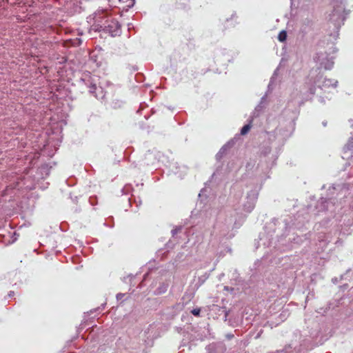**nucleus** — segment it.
I'll use <instances>...</instances> for the list:
<instances>
[{"label":"nucleus","mask_w":353,"mask_h":353,"mask_svg":"<svg viewBox=\"0 0 353 353\" xmlns=\"http://www.w3.org/2000/svg\"><path fill=\"white\" fill-rule=\"evenodd\" d=\"M86 85L89 87V92L91 94H94V96L97 98L98 94H97V91L101 90V88H97V84L95 83V79H91L90 80H88L86 82Z\"/></svg>","instance_id":"5"},{"label":"nucleus","mask_w":353,"mask_h":353,"mask_svg":"<svg viewBox=\"0 0 353 353\" xmlns=\"http://www.w3.org/2000/svg\"><path fill=\"white\" fill-rule=\"evenodd\" d=\"M333 10L330 15V19L332 21L335 26H339L345 20V3L344 0H334L333 2Z\"/></svg>","instance_id":"3"},{"label":"nucleus","mask_w":353,"mask_h":353,"mask_svg":"<svg viewBox=\"0 0 353 353\" xmlns=\"http://www.w3.org/2000/svg\"><path fill=\"white\" fill-rule=\"evenodd\" d=\"M320 101H321V103H324V102H325V101H324V100H323V99H322L321 97H320Z\"/></svg>","instance_id":"16"},{"label":"nucleus","mask_w":353,"mask_h":353,"mask_svg":"<svg viewBox=\"0 0 353 353\" xmlns=\"http://www.w3.org/2000/svg\"><path fill=\"white\" fill-rule=\"evenodd\" d=\"M226 150H227V145H224V146H223V147L220 149V150H219V152H218V154H216V157H217V159H218V158L221 157V156H222V155H223V154H225V152Z\"/></svg>","instance_id":"10"},{"label":"nucleus","mask_w":353,"mask_h":353,"mask_svg":"<svg viewBox=\"0 0 353 353\" xmlns=\"http://www.w3.org/2000/svg\"><path fill=\"white\" fill-rule=\"evenodd\" d=\"M337 187H338L337 190L340 189V192L337 194L336 198L335 199H336L337 201L340 200V203H341L342 197L343 196H345V194L348 190V188L345 185H343L341 188L339 185H338ZM332 190H336V188L332 187Z\"/></svg>","instance_id":"7"},{"label":"nucleus","mask_w":353,"mask_h":353,"mask_svg":"<svg viewBox=\"0 0 353 353\" xmlns=\"http://www.w3.org/2000/svg\"><path fill=\"white\" fill-rule=\"evenodd\" d=\"M200 309L196 308L192 310V314L194 316H199L200 314Z\"/></svg>","instance_id":"12"},{"label":"nucleus","mask_w":353,"mask_h":353,"mask_svg":"<svg viewBox=\"0 0 353 353\" xmlns=\"http://www.w3.org/2000/svg\"><path fill=\"white\" fill-rule=\"evenodd\" d=\"M257 198L258 192L256 190H252L248 194V201L243 207L245 212H250L254 209Z\"/></svg>","instance_id":"4"},{"label":"nucleus","mask_w":353,"mask_h":353,"mask_svg":"<svg viewBox=\"0 0 353 353\" xmlns=\"http://www.w3.org/2000/svg\"><path fill=\"white\" fill-rule=\"evenodd\" d=\"M265 101V97L261 98L260 104L256 107V110H261L263 108V103Z\"/></svg>","instance_id":"11"},{"label":"nucleus","mask_w":353,"mask_h":353,"mask_svg":"<svg viewBox=\"0 0 353 353\" xmlns=\"http://www.w3.org/2000/svg\"><path fill=\"white\" fill-rule=\"evenodd\" d=\"M124 296V294L119 293L117 294V300L121 299Z\"/></svg>","instance_id":"14"},{"label":"nucleus","mask_w":353,"mask_h":353,"mask_svg":"<svg viewBox=\"0 0 353 353\" xmlns=\"http://www.w3.org/2000/svg\"><path fill=\"white\" fill-rule=\"evenodd\" d=\"M334 199L332 198H330L328 200H326V199H324L323 198H322L321 199V205H322V208H321V209L322 210H332L331 209V205H334Z\"/></svg>","instance_id":"6"},{"label":"nucleus","mask_w":353,"mask_h":353,"mask_svg":"<svg viewBox=\"0 0 353 353\" xmlns=\"http://www.w3.org/2000/svg\"><path fill=\"white\" fill-rule=\"evenodd\" d=\"M106 26H104V28H105ZM103 26H101L100 28H98L97 30H101V29H103Z\"/></svg>","instance_id":"15"},{"label":"nucleus","mask_w":353,"mask_h":353,"mask_svg":"<svg viewBox=\"0 0 353 353\" xmlns=\"http://www.w3.org/2000/svg\"><path fill=\"white\" fill-rule=\"evenodd\" d=\"M337 83L336 80L323 78V75L320 74V72H317V70L311 71L308 82L307 83L309 89V94L307 97V99H310L314 94L316 90L315 86H317L322 90H325L330 88H336Z\"/></svg>","instance_id":"1"},{"label":"nucleus","mask_w":353,"mask_h":353,"mask_svg":"<svg viewBox=\"0 0 353 353\" xmlns=\"http://www.w3.org/2000/svg\"><path fill=\"white\" fill-rule=\"evenodd\" d=\"M135 3V0H130V2L129 4L127 5V7L132 8Z\"/></svg>","instance_id":"13"},{"label":"nucleus","mask_w":353,"mask_h":353,"mask_svg":"<svg viewBox=\"0 0 353 353\" xmlns=\"http://www.w3.org/2000/svg\"><path fill=\"white\" fill-rule=\"evenodd\" d=\"M335 48L331 46L329 51L325 50H319L314 57V60L319 68H323L325 70H330L334 65Z\"/></svg>","instance_id":"2"},{"label":"nucleus","mask_w":353,"mask_h":353,"mask_svg":"<svg viewBox=\"0 0 353 353\" xmlns=\"http://www.w3.org/2000/svg\"><path fill=\"white\" fill-rule=\"evenodd\" d=\"M251 128V125L250 124H247V125H245L242 128H241V134L242 135H245L246 134L249 130H250Z\"/></svg>","instance_id":"8"},{"label":"nucleus","mask_w":353,"mask_h":353,"mask_svg":"<svg viewBox=\"0 0 353 353\" xmlns=\"http://www.w3.org/2000/svg\"><path fill=\"white\" fill-rule=\"evenodd\" d=\"M351 207L353 208V203L351 205Z\"/></svg>","instance_id":"17"},{"label":"nucleus","mask_w":353,"mask_h":353,"mask_svg":"<svg viewBox=\"0 0 353 353\" xmlns=\"http://www.w3.org/2000/svg\"><path fill=\"white\" fill-rule=\"evenodd\" d=\"M286 37H287V34L285 31H281L279 34V36H278V39L283 42L284 41H285L286 39Z\"/></svg>","instance_id":"9"}]
</instances>
